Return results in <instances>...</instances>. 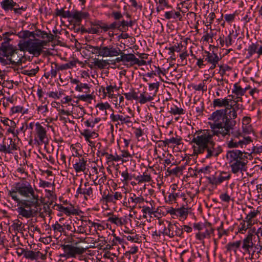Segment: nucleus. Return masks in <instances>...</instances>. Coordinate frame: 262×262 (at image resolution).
Returning <instances> with one entry per match:
<instances>
[{
	"label": "nucleus",
	"mask_w": 262,
	"mask_h": 262,
	"mask_svg": "<svg viewBox=\"0 0 262 262\" xmlns=\"http://www.w3.org/2000/svg\"><path fill=\"white\" fill-rule=\"evenodd\" d=\"M225 110H219L214 112L208 119L211 129H200L195 132L190 142L192 145L193 154L198 156L206 153L205 158L217 157L222 152L221 145L213 140L214 136L225 137L229 133V127H227L225 117Z\"/></svg>",
	"instance_id": "obj_1"
},
{
	"label": "nucleus",
	"mask_w": 262,
	"mask_h": 262,
	"mask_svg": "<svg viewBox=\"0 0 262 262\" xmlns=\"http://www.w3.org/2000/svg\"><path fill=\"white\" fill-rule=\"evenodd\" d=\"M9 195L16 203V210L19 216L26 219L43 216L41 212L42 203L38 194L36 193L28 182L15 184L14 189L9 190Z\"/></svg>",
	"instance_id": "obj_2"
},
{
	"label": "nucleus",
	"mask_w": 262,
	"mask_h": 262,
	"mask_svg": "<svg viewBox=\"0 0 262 262\" xmlns=\"http://www.w3.org/2000/svg\"><path fill=\"white\" fill-rule=\"evenodd\" d=\"M250 155L245 151L239 150H229L227 152V158L229 160V163L231 169V171L234 174L238 172L246 171L247 170V164L248 158Z\"/></svg>",
	"instance_id": "obj_3"
},
{
	"label": "nucleus",
	"mask_w": 262,
	"mask_h": 262,
	"mask_svg": "<svg viewBox=\"0 0 262 262\" xmlns=\"http://www.w3.org/2000/svg\"><path fill=\"white\" fill-rule=\"evenodd\" d=\"M47 41L34 39L28 40H20L18 47L21 51H28L30 54L37 57L42 51V49L47 43Z\"/></svg>",
	"instance_id": "obj_4"
},
{
	"label": "nucleus",
	"mask_w": 262,
	"mask_h": 262,
	"mask_svg": "<svg viewBox=\"0 0 262 262\" xmlns=\"http://www.w3.org/2000/svg\"><path fill=\"white\" fill-rule=\"evenodd\" d=\"M227 135L228 136V138L226 144L229 148H236L239 147L243 148L252 142L250 137H245L239 130H229V133Z\"/></svg>",
	"instance_id": "obj_5"
},
{
	"label": "nucleus",
	"mask_w": 262,
	"mask_h": 262,
	"mask_svg": "<svg viewBox=\"0 0 262 262\" xmlns=\"http://www.w3.org/2000/svg\"><path fill=\"white\" fill-rule=\"evenodd\" d=\"M148 92H143L140 94L139 102L141 104H144L154 100V97L157 95L160 86V82L156 81L153 83H148Z\"/></svg>",
	"instance_id": "obj_6"
},
{
	"label": "nucleus",
	"mask_w": 262,
	"mask_h": 262,
	"mask_svg": "<svg viewBox=\"0 0 262 262\" xmlns=\"http://www.w3.org/2000/svg\"><path fill=\"white\" fill-rule=\"evenodd\" d=\"M167 222L168 223L167 227H165L162 233L170 238H173L175 236L181 237L183 233V229L178 227L176 224Z\"/></svg>",
	"instance_id": "obj_7"
},
{
	"label": "nucleus",
	"mask_w": 262,
	"mask_h": 262,
	"mask_svg": "<svg viewBox=\"0 0 262 262\" xmlns=\"http://www.w3.org/2000/svg\"><path fill=\"white\" fill-rule=\"evenodd\" d=\"M96 49L99 50V56L107 57L118 56L121 53V50L118 47H114L112 45L104 46L101 45V48Z\"/></svg>",
	"instance_id": "obj_8"
},
{
	"label": "nucleus",
	"mask_w": 262,
	"mask_h": 262,
	"mask_svg": "<svg viewBox=\"0 0 262 262\" xmlns=\"http://www.w3.org/2000/svg\"><path fill=\"white\" fill-rule=\"evenodd\" d=\"M26 60L25 51H21L19 49H16L11 57L9 58L10 63L13 65H20Z\"/></svg>",
	"instance_id": "obj_9"
},
{
	"label": "nucleus",
	"mask_w": 262,
	"mask_h": 262,
	"mask_svg": "<svg viewBox=\"0 0 262 262\" xmlns=\"http://www.w3.org/2000/svg\"><path fill=\"white\" fill-rule=\"evenodd\" d=\"M63 249L66 253V255L69 257H75L76 255L83 253L85 249L82 247H78L71 245H64Z\"/></svg>",
	"instance_id": "obj_10"
},
{
	"label": "nucleus",
	"mask_w": 262,
	"mask_h": 262,
	"mask_svg": "<svg viewBox=\"0 0 262 262\" xmlns=\"http://www.w3.org/2000/svg\"><path fill=\"white\" fill-rule=\"evenodd\" d=\"M74 159H75V163L73 164V168L76 172L84 171L86 169V160L83 158L79 157H75L74 155L69 158V162L72 161L73 163Z\"/></svg>",
	"instance_id": "obj_11"
},
{
	"label": "nucleus",
	"mask_w": 262,
	"mask_h": 262,
	"mask_svg": "<svg viewBox=\"0 0 262 262\" xmlns=\"http://www.w3.org/2000/svg\"><path fill=\"white\" fill-rule=\"evenodd\" d=\"M93 188L90 185L89 182H85L82 185H80L77 190L76 196L78 197L79 194H82L84 195V199L88 200L89 198L93 197Z\"/></svg>",
	"instance_id": "obj_12"
},
{
	"label": "nucleus",
	"mask_w": 262,
	"mask_h": 262,
	"mask_svg": "<svg viewBox=\"0 0 262 262\" xmlns=\"http://www.w3.org/2000/svg\"><path fill=\"white\" fill-rule=\"evenodd\" d=\"M6 138L3 139V143L0 144V151L5 154L12 153L17 149V146L12 138H8L9 142H5Z\"/></svg>",
	"instance_id": "obj_13"
},
{
	"label": "nucleus",
	"mask_w": 262,
	"mask_h": 262,
	"mask_svg": "<svg viewBox=\"0 0 262 262\" xmlns=\"http://www.w3.org/2000/svg\"><path fill=\"white\" fill-rule=\"evenodd\" d=\"M4 41L2 43L1 50L3 53L4 56L8 57H11L13 53H14L15 48H14L12 45L9 44L10 38L7 37L4 38Z\"/></svg>",
	"instance_id": "obj_14"
},
{
	"label": "nucleus",
	"mask_w": 262,
	"mask_h": 262,
	"mask_svg": "<svg viewBox=\"0 0 262 262\" xmlns=\"http://www.w3.org/2000/svg\"><path fill=\"white\" fill-rule=\"evenodd\" d=\"M224 110L225 111V117L226 120V122L227 125V127H229L230 129L232 130L236 124V121L234 120L237 118V113L234 110H232L228 111H227L226 110Z\"/></svg>",
	"instance_id": "obj_15"
},
{
	"label": "nucleus",
	"mask_w": 262,
	"mask_h": 262,
	"mask_svg": "<svg viewBox=\"0 0 262 262\" xmlns=\"http://www.w3.org/2000/svg\"><path fill=\"white\" fill-rule=\"evenodd\" d=\"M254 236L253 233L249 231L246 237L243 239L242 248L245 252L250 253V250L254 247V244L253 242Z\"/></svg>",
	"instance_id": "obj_16"
},
{
	"label": "nucleus",
	"mask_w": 262,
	"mask_h": 262,
	"mask_svg": "<svg viewBox=\"0 0 262 262\" xmlns=\"http://www.w3.org/2000/svg\"><path fill=\"white\" fill-rule=\"evenodd\" d=\"M36 133L41 143H45L46 140H47V132L46 129L38 122L36 123Z\"/></svg>",
	"instance_id": "obj_17"
},
{
	"label": "nucleus",
	"mask_w": 262,
	"mask_h": 262,
	"mask_svg": "<svg viewBox=\"0 0 262 262\" xmlns=\"http://www.w3.org/2000/svg\"><path fill=\"white\" fill-rule=\"evenodd\" d=\"M144 201V199L142 196H137L135 193H130V197L128 201L129 207L132 209H134L138 204H140L143 203Z\"/></svg>",
	"instance_id": "obj_18"
},
{
	"label": "nucleus",
	"mask_w": 262,
	"mask_h": 262,
	"mask_svg": "<svg viewBox=\"0 0 262 262\" xmlns=\"http://www.w3.org/2000/svg\"><path fill=\"white\" fill-rule=\"evenodd\" d=\"M110 118L113 122H117L120 121L121 124H126L128 125L132 123L130 120L131 117L129 116H125L124 117L123 115H115L112 113Z\"/></svg>",
	"instance_id": "obj_19"
},
{
	"label": "nucleus",
	"mask_w": 262,
	"mask_h": 262,
	"mask_svg": "<svg viewBox=\"0 0 262 262\" xmlns=\"http://www.w3.org/2000/svg\"><path fill=\"white\" fill-rule=\"evenodd\" d=\"M89 16L88 12L75 10L72 14V18L74 19L76 24L80 25L82 19L88 18Z\"/></svg>",
	"instance_id": "obj_20"
},
{
	"label": "nucleus",
	"mask_w": 262,
	"mask_h": 262,
	"mask_svg": "<svg viewBox=\"0 0 262 262\" xmlns=\"http://www.w3.org/2000/svg\"><path fill=\"white\" fill-rule=\"evenodd\" d=\"M154 203V201H152L149 202V206H140V208H142V212L143 213V217L144 218L147 217V214L149 215H152L155 214V213L157 212V211L155 210V205H153Z\"/></svg>",
	"instance_id": "obj_21"
},
{
	"label": "nucleus",
	"mask_w": 262,
	"mask_h": 262,
	"mask_svg": "<svg viewBox=\"0 0 262 262\" xmlns=\"http://www.w3.org/2000/svg\"><path fill=\"white\" fill-rule=\"evenodd\" d=\"M51 228L53 230L54 235L57 238L61 236L62 234L64 232V228L58 222H56L55 224L51 225Z\"/></svg>",
	"instance_id": "obj_22"
},
{
	"label": "nucleus",
	"mask_w": 262,
	"mask_h": 262,
	"mask_svg": "<svg viewBox=\"0 0 262 262\" xmlns=\"http://www.w3.org/2000/svg\"><path fill=\"white\" fill-rule=\"evenodd\" d=\"M232 93L236 95L235 99H242V96L245 95L246 89H243L238 83H236L234 84Z\"/></svg>",
	"instance_id": "obj_23"
},
{
	"label": "nucleus",
	"mask_w": 262,
	"mask_h": 262,
	"mask_svg": "<svg viewBox=\"0 0 262 262\" xmlns=\"http://www.w3.org/2000/svg\"><path fill=\"white\" fill-rule=\"evenodd\" d=\"M206 54V57L205 61H207L209 63H218L220 60L221 58L219 57L216 53L213 52L210 53L209 52L205 51L204 52Z\"/></svg>",
	"instance_id": "obj_24"
},
{
	"label": "nucleus",
	"mask_w": 262,
	"mask_h": 262,
	"mask_svg": "<svg viewBox=\"0 0 262 262\" xmlns=\"http://www.w3.org/2000/svg\"><path fill=\"white\" fill-rule=\"evenodd\" d=\"M135 180L138 181V183L139 184L144 182H149L151 181V177L148 173V170H147L143 173V174L136 177Z\"/></svg>",
	"instance_id": "obj_25"
},
{
	"label": "nucleus",
	"mask_w": 262,
	"mask_h": 262,
	"mask_svg": "<svg viewBox=\"0 0 262 262\" xmlns=\"http://www.w3.org/2000/svg\"><path fill=\"white\" fill-rule=\"evenodd\" d=\"M260 214V212L257 210H253L251 211L245 217V221L250 223L252 225H254L255 222H254V219L256 217L258 214Z\"/></svg>",
	"instance_id": "obj_26"
},
{
	"label": "nucleus",
	"mask_w": 262,
	"mask_h": 262,
	"mask_svg": "<svg viewBox=\"0 0 262 262\" xmlns=\"http://www.w3.org/2000/svg\"><path fill=\"white\" fill-rule=\"evenodd\" d=\"M107 221L119 226H121L126 223L125 219L119 218L115 215H112L111 216L109 217Z\"/></svg>",
	"instance_id": "obj_27"
},
{
	"label": "nucleus",
	"mask_w": 262,
	"mask_h": 262,
	"mask_svg": "<svg viewBox=\"0 0 262 262\" xmlns=\"http://www.w3.org/2000/svg\"><path fill=\"white\" fill-rule=\"evenodd\" d=\"M86 141L89 142L90 144H92V142L90 140L91 138H95L98 136V134L94 132H92L89 129H84L83 132L81 133Z\"/></svg>",
	"instance_id": "obj_28"
},
{
	"label": "nucleus",
	"mask_w": 262,
	"mask_h": 262,
	"mask_svg": "<svg viewBox=\"0 0 262 262\" xmlns=\"http://www.w3.org/2000/svg\"><path fill=\"white\" fill-rule=\"evenodd\" d=\"M229 103H230V99H215L213 100L212 104L214 107H225L228 105Z\"/></svg>",
	"instance_id": "obj_29"
},
{
	"label": "nucleus",
	"mask_w": 262,
	"mask_h": 262,
	"mask_svg": "<svg viewBox=\"0 0 262 262\" xmlns=\"http://www.w3.org/2000/svg\"><path fill=\"white\" fill-rule=\"evenodd\" d=\"M253 225L250 223L245 221V219L242 220L238 227V232L241 234L245 233L247 229H250Z\"/></svg>",
	"instance_id": "obj_30"
},
{
	"label": "nucleus",
	"mask_w": 262,
	"mask_h": 262,
	"mask_svg": "<svg viewBox=\"0 0 262 262\" xmlns=\"http://www.w3.org/2000/svg\"><path fill=\"white\" fill-rule=\"evenodd\" d=\"M27 9L26 5L20 6L19 4L16 3L13 1V8L12 11L17 15H21L23 11H25Z\"/></svg>",
	"instance_id": "obj_31"
},
{
	"label": "nucleus",
	"mask_w": 262,
	"mask_h": 262,
	"mask_svg": "<svg viewBox=\"0 0 262 262\" xmlns=\"http://www.w3.org/2000/svg\"><path fill=\"white\" fill-rule=\"evenodd\" d=\"M156 3L158 4L156 8V11L158 13L163 11L165 8H171V6L169 5L168 0H158Z\"/></svg>",
	"instance_id": "obj_32"
},
{
	"label": "nucleus",
	"mask_w": 262,
	"mask_h": 262,
	"mask_svg": "<svg viewBox=\"0 0 262 262\" xmlns=\"http://www.w3.org/2000/svg\"><path fill=\"white\" fill-rule=\"evenodd\" d=\"M177 198H182L184 200L186 199L184 193H169L168 195L167 202H168L169 203H172L176 202Z\"/></svg>",
	"instance_id": "obj_33"
},
{
	"label": "nucleus",
	"mask_w": 262,
	"mask_h": 262,
	"mask_svg": "<svg viewBox=\"0 0 262 262\" xmlns=\"http://www.w3.org/2000/svg\"><path fill=\"white\" fill-rule=\"evenodd\" d=\"M242 242L241 241H236L235 242H230L226 246V248L228 251H234L235 252L241 245Z\"/></svg>",
	"instance_id": "obj_34"
},
{
	"label": "nucleus",
	"mask_w": 262,
	"mask_h": 262,
	"mask_svg": "<svg viewBox=\"0 0 262 262\" xmlns=\"http://www.w3.org/2000/svg\"><path fill=\"white\" fill-rule=\"evenodd\" d=\"M188 215V210L187 208L181 207L176 209V216L180 217L181 219L185 220Z\"/></svg>",
	"instance_id": "obj_35"
},
{
	"label": "nucleus",
	"mask_w": 262,
	"mask_h": 262,
	"mask_svg": "<svg viewBox=\"0 0 262 262\" xmlns=\"http://www.w3.org/2000/svg\"><path fill=\"white\" fill-rule=\"evenodd\" d=\"M13 0H3L1 2L2 8L6 11H12L13 8Z\"/></svg>",
	"instance_id": "obj_36"
},
{
	"label": "nucleus",
	"mask_w": 262,
	"mask_h": 262,
	"mask_svg": "<svg viewBox=\"0 0 262 262\" xmlns=\"http://www.w3.org/2000/svg\"><path fill=\"white\" fill-rule=\"evenodd\" d=\"M93 63L95 66L97 67L100 69L104 68L106 66L110 64L107 60L103 59L99 60L98 58H95L94 59Z\"/></svg>",
	"instance_id": "obj_37"
},
{
	"label": "nucleus",
	"mask_w": 262,
	"mask_h": 262,
	"mask_svg": "<svg viewBox=\"0 0 262 262\" xmlns=\"http://www.w3.org/2000/svg\"><path fill=\"white\" fill-rule=\"evenodd\" d=\"M54 208L61 212H63L67 215H70L72 213V212H71V209H69L67 207H64L61 204H55L54 206Z\"/></svg>",
	"instance_id": "obj_38"
},
{
	"label": "nucleus",
	"mask_w": 262,
	"mask_h": 262,
	"mask_svg": "<svg viewBox=\"0 0 262 262\" xmlns=\"http://www.w3.org/2000/svg\"><path fill=\"white\" fill-rule=\"evenodd\" d=\"M231 175L226 172L222 171L220 175L217 177L219 185L221 184L224 181L228 180L230 178Z\"/></svg>",
	"instance_id": "obj_39"
},
{
	"label": "nucleus",
	"mask_w": 262,
	"mask_h": 262,
	"mask_svg": "<svg viewBox=\"0 0 262 262\" xmlns=\"http://www.w3.org/2000/svg\"><path fill=\"white\" fill-rule=\"evenodd\" d=\"M258 45L257 43H252L249 47L247 50L248 52V56L247 58L251 57L254 53H257L258 50Z\"/></svg>",
	"instance_id": "obj_40"
},
{
	"label": "nucleus",
	"mask_w": 262,
	"mask_h": 262,
	"mask_svg": "<svg viewBox=\"0 0 262 262\" xmlns=\"http://www.w3.org/2000/svg\"><path fill=\"white\" fill-rule=\"evenodd\" d=\"M17 36L19 38L26 39L30 37H32L33 34L32 32L28 30H23L18 33Z\"/></svg>",
	"instance_id": "obj_41"
},
{
	"label": "nucleus",
	"mask_w": 262,
	"mask_h": 262,
	"mask_svg": "<svg viewBox=\"0 0 262 262\" xmlns=\"http://www.w3.org/2000/svg\"><path fill=\"white\" fill-rule=\"evenodd\" d=\"M50 74L51 78H55L57 75V71L60 70L59 69V65L56 62H52L51 66Z\"/></svg>",
	"instance_id": "obj_42"
},
{
	"label": "nucleus",
	"mask_w": 262,
	"mask_h": 262,
	"mask_svg": "<svg viewBox=\"0 0 262 262\" xmlns=\"http://www.w3.org/2000/svg\"><path fill=\"white\" fill-rule=\"evenodd\" d=\"M33 36V38L36 39V37L40 38L41 39H45L46 38V36L47 35V32L42 31L40 29H36L34 31H32Z\"/></svg>",
	"instance_id": "obj_43"
},
{
	"label": "nucleus",
	"mask_w": 262,
	"mask_h": 262,
	"mask_svg": "<svg viewBox=\"0 0 262 262\" xmlns=\"http://www.w3.org/2000/svg\"><path fill=\"white\" fill-rule=\"evenodd\" d=\"M204 228H206L205 232H204L205 237H210V234L213 233L214 232V229L211 227V223L208 222L204 224Z\"/></svg>",
	"instance_id": "obj_44"
},
{
	"label": "nucleus",
	"mask_w": 262,
	"mask_h": 262,
	"mask_svg": "<svg viewBox=\"0 0 262 262\" xmlns=\"http://www.w3.org/2000/svg\"><path fill=\"white\" fill-rule=\"evenodd\" d=\"M123 55L124 62H133V63L131 64L132 66L134 64L136 57L134 54H125L123 52Z\"/></svg>",
	"instance_id": "obj_45"
},
{
	"label": "nucleus",
	"mask_w": 262,
	"mask_h": 262,
	"mask_svg": "<svg viewBox=\"0 0 262 262\" xmlns=\"http://www.w3.org/2000/svg\"><path fill=\"white\" fill-rule=\"evenodd\" d=\"M219 67L220 68L219 73L222 77V80H223V78L224 77V75L225 74L226 72L227 71L231 70V68L227 64L220 65L219 66Z\"/></svg>",
	"instance_id": "obj_46"
},
{
	"label": "nucleus",
	"mask_w": 262,
	"mask_h": 262,
	"mask_svg": "<svg viewBox=\"0 0 262 262\" xmlns=\"http://www.w3.org/2000/svg\"><path fill=\"white\" fill-rule=\"evenodd\" d=\"M92 25L94 26H99V28L102 29L104 32H106L110 30L109 25L103 23L101 21H99L97 23H92Z\"/></svg>",
	"instance_id": "obj_47"
},
{
	"label": "nucleus",
	"mask_w": 262,
	"mask_h": 262,
	"mask_svg": "<svg viewBox=\"0 0 262 262\" xmlns=\"http://www.w3.org/2000/svg\"><path fill=\"white\" fill-rule=\"evenodd\" d=\"M124 95L125 96V98L128 100H132L133 99L136 100H137L138 99L139 100H140V97H138L137 93L134 91H133L132 93H124Z\"/></svg>",
	"instance_id": "obj_48"
},
{
	"label": "nucleus",
	"mask_w": 262,
	"mask_h": 262,
	"mask_svg": "<svg viewBox=\"0 0 262 262\" xmlns=\"http://www.w3.org/2000/svg\"><path fill=\"white\" fill-rule=\"evenodd\" d=\"M133 22L132 20L128 22L124 20H123L120 22V26L121 29H120V30L122 31H126L127 30V28H126V27H128V26L132 27L133 26Z\"/></svg>",
	"instance_id": "obj_49"
},
{
	"label": "nucleus",
	"mask_w": 262,
	"mask_h": 262,
	"mask_svg": "<svg viewBox=\"0 0 262 262\" xmlns=\"http://www.w3.org/2000/svg\"><path fill=\"white\" fill-rule=\"evenodd\" d=\"M25 257L31 260H36V252L27 250L25 252Z\"/></svg>",
	"instance_id": "obj_50"
},
{
	"label": "nucleus",
	"mask_w": 262,
	"mask_h": 262,
	"mask_svg": "<svg viewBox=\"0 0 262 262\" xmlns=\"http://www.w3.org/2000/svg\"><path fill=\"white\" fill-rule=\"evenodd\" d=\"M76 63L75 61H72L66 64L59 66V69L62 71L68 69H71L74 67H75Z\"/></svg>",
	"instance_id": "obj_51"
},
{
	"label": "nucleus",
	"mask_w": 262,
	"mask_h": 262,
	"mask_svg": "<svg viewBox=\"0 0 262 262\" xmlns=\"http://www.w3.org/2000/svg\"><path fill=\"white\" fill-rule=\"evenodd\" d=\"M169 112L173 115H180L184 114V110L182 108H179L176 105L171 107L170 109Z\"/></svg>",
	"instance_id": "obj_52"
},
{
	"label": "nucleus",
	"mask_w": 262,
	"mask_h": 262,
	"mask_svg": "<svg viewBox=\"0 0 262 262\" xmlns=\"http://www.w3.org/2000/svg\"><path fill=\"white\" fill-rule=\"evenodd\" d=\"M96 107H98L100 111L106 112L107 110H111L113 111L112 108L111 107V105L108 103H98L96 105Z\"/></svg>",
	"instance_id": "obj_53"
},
{
	"label": "nucleus",
	"mask_w": 262,
	"mask_h": 262,
	"mask_svg": "<svg viewBox=\"0 0 262 262\" xmlns=\"http://www.w3.org/2000/svg\"><path fill=\"white\" fill-rule=\"evenodd\" d=\"M39 71L38 67L35 69H32L30 70H24L23 73L29 76H34Z\"/></svg>",
	"instance_id": "obj_54"
},
{
	"label": "nucleus",
	"mask_w": 262,
	"mask_h": 262,
	"mask_svg": "<svg viewBox=\"0 0 262 262\" xmlns=\"http://www.w3.org/2000/svg\"><path fill=\"white\" fill-rule=\"evenodd\" d=\"M86 48H87V50L91 51V53L92 54H98L99 55V53H100L99 50V49L97 50L96 49L97 48H99V49L101 48V45L100 46H93L92 45H87Z\"/></svg>",
	"instance_id": "obj_55"
},
{
	"label": "nucleus",
	"mask_w": 262,
	"mask_h": 262,
	"mask_svg": "<svg viewBox=\"0 0 262 262\" xmlns=\"http://www.w3.org/2000/svg\"><path fill=\"white\" fill-rule=\"evenodd\" d=\"M1 122H3L4 125L9 127H13L14 126H16L14 121L12 120H10L7 118H4L3 120L2 119Z\"/></svg>",
	"instance_id": "obj_56"
},
{
	"label": "nucleus",
	"mask_w": 262,
	"mask_h": 262,
	"mask_svg": "<svg viewBox=\"0 0 262 262\" xmlns=\"http://www.w3.org/2000/svg\"><path fill=\"white\" fill-rule=\"evenodd\" d=\"M73 233L76 234H85L86 235L88 234L86 232V229H84L82 228V227L80 225L75 228L74 227V230L73 231Z\"/></svg>",
	"instance_id": "obj_57"
},
{
	"label": "nucleus",
	"mask_w": 262,
	"mask_h": 262,
	"mask_svg": "<svg viewBox=\"0 0 262 262\" xmlns=\"http://www.w3.org/2000/svg\"><path fill=\"white\" fill-rule=\"evenodd\" d=\"M22 223L19 220H16L15 222L13 223L12 227H13L15 230L17 231L18 232L21 231L22 230Z\"/></svg>",
	"instance_id": "obj_58"
},
{
	"label": "nucleus",
	"mask_w": 262,
	"mask_h": 262,
	"mask_svg": "<svg viewBox=\"0 0 262 262\" xmlns=\"http://www.w3.org/2000/svg\"><path fill=\"white\" fill-rule=\"evenodd\" d=\"M121 177L123 178L122 180L123 182H127V181L132 180V177L129 175L126 170L121 173Z\"/></svg>",
	"instance_id": "obj_59"
},
{
	"label": "nucleus",
	"mask_w": 262,
	"mask_h": 262,
	"mask_svg": "<svg viewBox=\"0 0 262 262\" xmlns=\"http://www.w3.org/2000/svg\"><path fill=\"white\" fill-rule=\"evenodd\" d=\"M214 36V34L212 32L211 33H206L205 35H204L202 38V40L203 41L208 42L209 39H211V41L210 42H213L212 37Z\"/></svg>",
	"instance_id": "obj_60"
},
{
	"label": "nucleus",
	"mask_w": 262,
	"mask_h": 262,
	"mask_svg": "<svg viewBox=\"0 0 262 262\" xmlns=\"http://www.w3.org/2000/svg\"><path fill=\"white\" fill-rule=\"evenodd\" d=\"M89 33L98 34L100 32L99 26H94L91 24V27L89 28Z\"/></svg>",
	"instance_id": "obj_61"
},
{
	"label": "nucleus",
	"mask_w": 262,
	"mask_h": 262,
	"mask_svg": "<svg viewBox=\"0 0 262 262\" xmlns=\"http://www.w3.org/2000/svg\"><path fill=\"white\" fill-rule=\"evenodd\" d=\"M103 199L106 203H115L116 201L114 198V196L113 194H107L105 196H103Z\"/></svg>",
	"instance_id": "obj_62"
},
{
	"label": "nucleus",
	"mask_w": 262,
	"mask_h": 262,
	"mask_svg": "<svg viewBox=\"0 0 262 262\" xmlns=\"http://www.w3.org/2000/svg\"><path fill=\"white\" fill-rule=\"evenodd\" d=\"M168 144H175L177 145H180L181 143V139L172 137L170 139H167Z\"/></svg>",
	"instance_id": "obj_63"
},
{
	"label": "nucleus",
	"mask_w": 262,
	"mask_h": 262,
	"mask_svg": "<svg viewBox=\"0 0 262 262\" xmlns=\"http://www.w3.org/2000/svg\"><path fill=\"white\" fill-rule=\"evenodd\" d=\"M221 200L226 203H229L231 200L230 196L227 193H222L220 195Z\"/></svg>",
	"instance_id": "obj_64"
}]
</instances>
